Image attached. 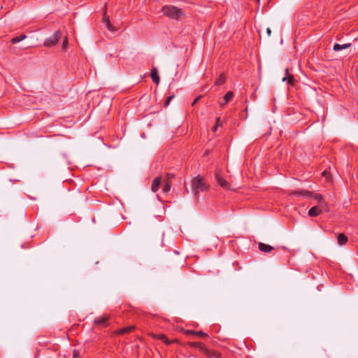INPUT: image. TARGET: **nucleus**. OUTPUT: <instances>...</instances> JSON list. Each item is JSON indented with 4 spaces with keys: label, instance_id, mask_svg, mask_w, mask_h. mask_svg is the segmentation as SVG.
Returning <instances> with one entry per match:
<instances>
[{
    "label": "nucleus",
    "instance_id": "6",
    "mask_svg": "<svg viewBox=\"0 0 358 358\" xmlns=\"http://www.w3.org/2000/svg\"><path fill=\"white\" fill-rule=\"evenodd\" d=\"M174 178V175L171 173H167L166 179L164 180V185L163 187V192L168 193L171 187V179Z\"/></svg>",
    "mask_w": 358,
    "mask_h": 358
},
{
    "label": "nucleus",
    "instance_id": "3",
    "mask_svg": "<svg viewBox=\"0 0 358 358\" xmlns=\"http://www.w3.org/2000/svg\"><path fill=\"white\" fill-rule=\"evenodd\" d=\"M61 36H62V33L60 31L58 30V31H55V34L52 36L48 38L45 41L44 45L45 47L54 46L59 41Z\"/></svg>",
    "mask_w": 358,
    "mask_h": 358
},
{
    "label": "nucleus",
    "instance_id": "11",
    "mask_svg": "<svg viewBox=\"0 0 358 358\" xmlns=\"http://www.w3.org/2000/svg\"><path fill=\"white\" fill-rule=\"evenodd\" d=\"M161 184V178L159 177L155 178L152 182L151 186V189L153 192H156L160 186Z\"/></svg>",
    "mask_w": 358,
    "mask_h": 358
},
{
    "label": "nucleus",
    "instance_id": "28",
    "mask_svg": "<svg viewBox=\"0 0 358 358\" xmlns=\"http://www.w3.org/2000/svg\"><path fill=\"white\" fill-rule=\"evenodd\" d=\"M73 358H80L78 352H77L76 350L73 352Z\"/></svg>",
    "mask_w": 358,
    "mask_h": 358
},
{
    "label": "nucleus",
    "instance_id": "14",
    "mask_svg": "<svg viewBox=\"0 0 358 358\" xmlns=\"http://www.w3.org/2000/svg\"><path fill=\"white\" fill-rule=\"evenodd\" d=\"M285 74H286V76L285 77H283L282 79V82L287 81L289 85L293 84L294 77L292 75L289 73L288 68H286V69H285Z\"/></svg>",
    "mask_w": 358,
    "mask_h": 358
},
{
    "label": "nucleus",
    "instance_id": "12",
    "mask_svg": "<svg viewBox=\"0 0 358 358\" xmlns=\"http://www.w3.org/2000/svg\"><path fill=\"white\" fill-rule=\"evenodd\" d=\"M259 249L263 252H270L273 248L270 245H267L263 243H259L258 245Z\"/></svg>",
    "mask_w": 358,
    "mask_h": 358
},
{
    "label": "nucleus",
    "instance_id": "1",
    "mask_svg": "<svg viewBox=\"0 0 358 358\" xmlns=\"http://www.w3.org/2000/svg\"><path fill=\"white\" fill-rule=\"evenodd\" d=\"M191 187L192 193L194 195H197L200 192L207 191L208 185L204 181L201 176L198 175L192 179Z\"/></svg>",
    "mask_w": 358,
    "mask_h": 358
},
{
    "label": "nucleus",
    "instance_id": "31",
    "mask_svg": "<svg viewBox=\"0 0 358 358\" xmlns=\"http://www.w3.org/2000/svg\"><path fill=\"white\" fill-rule=\"evenodd\" d=\"M326 173H327V171H323L322 175H323V176H325Z\"/></svg>",
    "mask_w": 358,
    "mask_h": 358
},
{
    "label": "nucleus",
    "instance_id": "22",
    "mask_svg": "<svg viewBox=\"0 0 358 358\" xmlns=\"http://www.w3.org/2000/svg\"><path fill=\"white\" fill-rule=\"evenodd\" d=\"M26 38H27L26 35H21L20 36H16V37H14V38H12L11 43H13V44H15L17 43H19V42L23 41Z\"/></svg>",
    "mask_w": 358,
    "mask_h": 358
},
{
    "label": "nucleus",
    "instance_id": "7",
    "mask_svg": "<svg viewBox=\"0 0 358 358\" xmlns=\"http://www.w3.org/2000/svg\"><path fill=\"white\" fill-rule=\"evenodd\" d=\"M289 195H296V196H301L303 197H310L312 194V193L309 191L306 190H296V191H291L289 193Z\"/></svg>",
    "mask_w": 358,
    "mask_h": 358
},
{
    "label": "nucleus",
    "instance_id": "26",
    "mask_svg": "<svg viewBox=\"0 0 358 358\" xmlns=\"http://www.w3.org/2000/svg\"><path fill=\"white\" fill-rule=\"evenodd\" d=\"M173 96H170L168 97L167 100L165 102V106H168L169 104V103L173 99Z\"/></svg>",
    "mask_w": 358,
    "mask_h": 358
},
{
    "label": "nucleus",
    "instance_id": "20",
    "mask_svg": "<svg viewBox=\"0 0 358 358\" xmlns=\"http://www.w3.org/2000/svg\"><path fill=\"white\" fill-rule=\"evenodd\" d=\"M158 339L161 340L162 341H163L164 343L167 344V345H170L173 342H174V341H169L167 337L164 335V334H159L156 336Z\"/></svg>",
    "mask_w": 358,
    "mask_h": 358
},
{
    "label": "nucleus",
    "instance_id": "10",
    "mask_svg": "<svg viewBox=\"0 0 358 358\" xmlns=\"http://www.w3.org/2000/svg\"><path fill=\"white\" fill-rule=\"evenodd\" d=\"M103 22L106 24L107 29L110 31H115V29L112 26L110 22L109 17L104 13L103 16Z\"/></svg>",
    "mask_w": 358,
    "mask_h": 358
},
{
    "label": "nucleus",
    "instance_id": "29",
    "mask_svg": "<svg viewBox=\"0 0 358 358\" xmlns=\"http://www.w3.org/2000/svg\"><path fill=\"white\" fill-rule=\"evenodd\" d=\"M266 33H267L268 36H270L271 34V30L269 28H267Z\"/></svg>",
    "mask_w": 358,
    "mask_h": 358
},
{
    "label": "nucleus",
    "instance_id": "9",
    "mask_svg": "<svg viewBox=\"0 0 358 358\" xmlns=\"http://www.w3.org/2000/svg\"><path fill=\"white\" fill-rule=\"evenodd\" d=\"M188 345L191 348H198L202 352L205 350L206 348L205 345L201 342H189L188 343Z\"/></svg>",
    "mask_w": 358,
    "mask_h": 358
},
{
    "label": "nucleus",
    "instance_id": "17",
    "mask_svg": "<svg viewBox=\"0 0 358 358\" xmlns=\"http://www.w3.org/2000/svg\"><path fill=\"white\" fill-rule=\"evenodd\" d=\"M351 45L350 43H345V44H343V45H340L338 43H336L334 44V47H333V50L334 51H340V50H345V49H347Z\"/></svg>",
    "mask_w": 358,
    "mask_h": 358
},
{
    "label": "nucleus",
    "instance_id": "24",
    "mask_svg": "<svg viewBox=\"0 0 358 358\" xmlns=\"http://www.w3.org/2000/svg\"><path fill=\"white\" fill-rule=\"evenodd\" d=\"M315 199L318 201V202L320 203V205L325 206V203H324V201L323 197L322 196V195H320V194H315Z\"/></svg>",
    "mask_w": 358,
    "mask_h": 358
},
{
    "label": "nucleus",
    "instance_id": "25",
    "mask_svg": "<svg viewBox=\"0 0 358 358\" xmlns=\"http://www.w3.org/2000/svg\"><path fill=\"white\" fill-rule=\"evenodd\" d=\"M67 46H68V39L66 37L64 39V41L62 43V49L64 50H66V48H67Z\"/></svg>",
    "mask_w": 358,
    "mask_h": 358
},
{
    "label": "nucleus",
    "instance_id": "16",
    "mask_svg": "<svg viewBox=\"0 0 358 358\" xmlns=\"http://www.w3.org/2000/svg\"><path fill=\"white\" fill-rule=\"evenodd\" d=\"M151 78L152 79V81L156 84H158L159 83V76L158 75L157 70L156 68H153L151 70Z\"/></svg>",
    "mask_w": 358,
    "mask_h": 358
},
{
    "label": "nucleus",
    "instance_id": "4",
    "mask_svg": "<svg viewBox=\"0 0 358 358\" xmlns=\"http://www.w3.org/2000/svg\"><path fill=\"white\" fill-rule=\"evenodd\" d=\"M217 182L224 189H231L230 185L228 182L222 178L221 174L219 172L216 173L215 175Z\"/></svg>",
    "mask_w": 358,
    "mask_h": 358
},
{
    "label": "nucleus",
    "instance_id": "30",
    "mask_svg": "<svg viewBox=\"0 0 358 358\" xmlns=\"http://www.w3.org/2000/svg\"><path fill=\"white\" fill-rule=\"evenodd\" d=\"M201 96L197 97L192 103V106H194L200 99Z\"/></svg>",
    "mask_w": 358,
    "mask_h": 358
},
{
    "label": "nucleus",
    "instance_id": "21",
    "mask_svg": "<svg viewBox=\"0 0 358 358\" xmlns=\"http://www.w3.org/2000/svg\"><path fill=\"white\" fill-rule=\"evenodd\" d=\"M134 329V326H129V327H124V328H122L121 329H120L118 333L120 334H123L129 333V332H131Z\"/></svg>",
    "mask_w": 358,
    "mask_h": 358
},
{
    "label": "nucleus",
    "instance_id": "19",
    "mask_svg": "<svg viewBox=\"0 0 358 358\" xmlns=\"http://www.w3.org/2000/svg\"><path fill=\"white\" fill-rule=\"evenodd\" d=\"M337 240L341 245H343L348 242V237L344 234H339Z\"/></svg>",
    "mask_w": 358,
    "mask_h": 358
},
{
    "label": "nucleus",
    "instance_id": "27",
    "mask_svg": "<svg viewBox=\"0 0 358 358\" xmlns=\"http://www.w3.org/2000/svg\"><path fill=\"white\" fill-rule=\"evenodd\" d=\"M220 118L217 117V124H216L215 127L213 129L214 131H215L217 129V127L220 125Z\"/></svg>",
    "mask_w": 358,
    "mask_h": 358
},
{
    "label": "nucleus",
    "instance_id": "13",
    "mask_svg": "<svg viewBox=\"0 0 358 358\" xmlns=\"http://www.w3.org/2000/svg\"><path fill=\"white\" fill-rule=\"evenodd\" d=\"M185 333L186 335H195L201 337H208V334L202 331H195L194 330H186Z\"/></svg>",
    "mask_w": 358,
    "mask_h": 358
},
{
    "label": "nucleus",
    "instance_id": "32",
    "mask_svg": "<svg viewBox=\"0 0 358 358\" xmlns=\"http://www.w3.org/2000/svg\"><path fill=\"white\" fill-rule=\"evenodd\" d=\"M357 73H358V68H357Z\"/></svg>",
    "mask_w": 358,
    "mask_h": 358
},
{
    "label": "nucleus",
    "instance_id": "15",
    "mask_svg": "<svg viewBox=\"0 0 358 358\" xmlns=\"http://www.w3.org/2000/svg\"><path fill=\"white\" fill-rule=\"evenodd\" d=\"M108 317L106 315H101L94 319V322L96 324H103L104 325L106 322L108 321Z\"/></svg>",
    "mask_w": 358,
    "mask_h": 358
},
{
    "label": "nucleus",
    "instance_id": "2",
    "mask_svg": "<svg viewBox=\"0 0 358 358\" xmlns=\"http://www.w3.org/2000/svg\"><path fill=\"white\" fill-rule=\"evenodd\" d=\"M162 12L168 17L175 20H180L185 16L182 9L171 5L164 6L162 8Z\"/></svg>",
    "mask_w": 358,
    "mask_h": 358
},
{
    "label": "nucleus",
    "instance_id": "5",
    "mask_svg": "<svg viewBox=\"0 0 358 358\" xmlns=\"http://www.w3.org/2000/svg\"><path fill=\"white\" fill-rule=\"evenodd\" d=\"M325 206L319 205L312 207L308 211V215L310 217H316L321 214Z\"/></svg>",
    "mask_w": 358,
    "mask_h": 358
},
{
    "label": "nucleus",
    "instance_id": "8",
    "mask_svg": "<svg viewBox=\"0 0 358 358\" xmlns=\"http://www.w3.org/2000/svg\"><path fill=\"white\" fill-rule=\"evenodd\" d=\"M203 353H204L209 358H221L220 353L216 351L210 350L206 348H205V350L203 352Z\"/></svg>",
    "mask_w": 358,
    "mask_h": 358
},
{
    "label": "nucleus",
    "instance_id": "18",
    "mask_svg": "<svg viewBox=\"0 0 358 358\" xmlns=\"http://www.w3.org/2000/svg\"><path fill=\"white\" fill-rule=\"evenodd\" d=\"M234 96V94L232 92H228L224 96V102L220 103V105L221 107H223L225 104H227Z\"/></svg>",
    "mask_w": 358,
    "mask_h": 358
},
{
    "label": "nucleus",
    "instance_id": "23",
    "mask_svg": "<svg viewBox=\"0 0 358 358\" xmlns=\"http://www.w3.org/2000/svg\"><path fill=\"white\" fill-rule=\"evenodd\" d=\"M225 82V76L224 74H221L215 80V85H220Z\"/></svg>",
    "mask_w": 358,
    "mask_h": 358
}]
</instances>
